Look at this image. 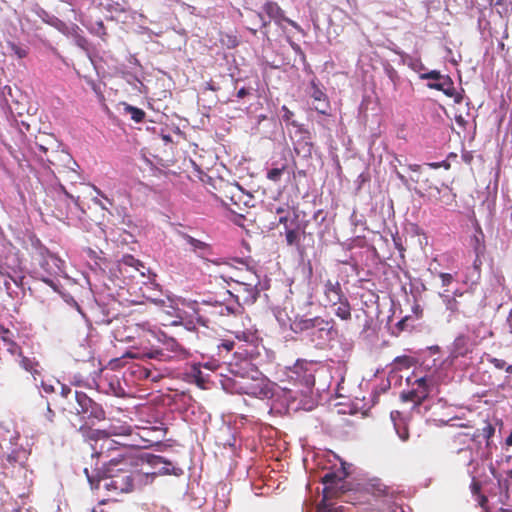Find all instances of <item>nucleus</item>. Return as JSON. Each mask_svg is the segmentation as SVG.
Here are the masks:
<instances>
[{"label": "nucleus", "mask_w": 512, "mask_h": 512, "mask_svg": "<svg viewBox=\"0 0 512 512\" xmlns=\"http://www.w3.org/2000/svg\"><path fill=\"white\" fill-rule=\"evenodd\" d=\"M142 458L133 454H118L104 462L103 470L84 468L91 489L103 490L108 501H116L118 496L132 492L136 487L144 486L148 476L140 467Z\"/></svg>", "instance_id": "f257e3e1"}, {"label": "nucleus", "mask_w": 512, "mask_h": 512, "mask_svg": "<svg viewBox=\"0 0 512 512\" xmlns=\"http://www.w3.org/2000/svg\"><path fill=\"white\" fill-rule=\"evenodd\" d=\"M88 438L93 441L91 444V458L96 457L105 460L112 456L113 452L118 454H131L130 449H142L151 446L154 441L145 439L143 435H139V439H131L127 442H119L110 437L106 430H92L88 434Z\"/></svg>", "instance_id": "f03ea898"}, {"label": "nucleus", "mask_w": 512, "mask_h": 512, "mask_svg": "<svg viewBox=\"0 0 512 512\" xmlns=\"http://www.w3.org/2000/svg\"><path fill=\"white\" fill-rule=\"evenodd\" d=\"M334 326L335 321L333 319L326 320L321 316L307 318L305 315L297 314L290 320V329L294 333L299 334L311 331L312 337L316 336L319 340L317 344H323L337 334ZM312 341H314V338H312Z\"/></svg>", "instance_id": "7ed1b4c3"}, {"label": "nucleus", "mask_w": 512, "mask_h": 512, "mask_svg": "<svg viewBox=\"0 0 512 512\" xmlns=\"http://www.w3.org/2000/svg\"><path fill=\"white\" fill-rule=\"evenodd\" d=\"M60 409L64 412L81 416L82 419L87 420L91 424L103 421L106 417L102 406L82 391H75L74 402L69 401V406L61 403Z\"/></svg>", "instance_id": "20e7f679"}, {"label": "nucleus", "mask_w": 512, "mask_h": 512, "mask_svg": "<svg viewBox=\"0 0 512 512\" xmlns=\"http://www.w3.org/2000/svg\"><path fill=\"white\" fill-rule=\"evenodd\" d=\"M138 458H142L143 462H140V466L144 464L149 465L152 470H144L143 473L148 476L147 480L143 481L144 485L150 484L154 481L156 476L158 475H174L179 476L183 473V470L179 467H175L172 465L170 461L165 459L162 456L147 454L144 456H137ZM143 468V467H140Z\"/></svg>", "instance_id": "39448f33"}, {"label": "nucleus", "mask_w": 512, "mask_h": 512, "mask_svg": "<svg viewBox=\"0 0 512 512\" xmlns=\"http://www.w3.org/2000/svg\"><path fill=\"white\" fill-rule=\"evenodd\" d=\"M41 152H43L46 156V161L49 163L48 170L49 172L55 176L56 173H75V167H78L76 161L71 157L70 154L64 151H52L51 154H48V148L41 144H36Z\"/></svg>", "instance_id": "423d86ee"}, {"label": "nucleus", "mask_w": 512, "mask_h": 512, "mask_svg": "<svg viewBox=\"0 0 512 512\" xmlns=\"http://www.w3.org/2000/svg\"><path fill=\"white\" fill-rule=\"evenodd\" d=\"M232 312L229 306L222 303H202L194 311L197 323L204 327H209L218 316L229 315Z\"/></svg>", "instance_id": "0eeeda50"}, {"label": "nucleus", "mask_w": 512, "mask_h": 512, "mask_svg": "<svg viewBox=\"0 0 512 512\" xmlns=\"http://www.w3.org/2000/svg\"><path fill=\"white\" fill-rule=\"evenodd\" d=\"M340 480L341 479L338 478V476L333 472L326 473L323 476L322 482L327 486L324 488V498L317 506V512H346L343 505H338L336 502L332 503L327 501L330 488H332V486L337 484V482Z\"/></svg>", "instance_id": "6e6552de"}, {"label": "nucleus", "mask_w": 512, "mask_h": 512, "mask_svg": "<svg viewBox=\"0 0 512 512\" xmlns=\"http://www.w3.org/2000/svg\"><path fill=\"white\" fill-rule=\"evenodd\" d=\"M250 283H236L234 291L236 292L235 297L238 303L242 304H253L258 296L260 284L259 278H253L249 280Z\"/></svg>", "instance_id": "1a4fd4ad"}, {"label": "nucleus", "mask_w": 512, "mask_h": 512, "mask_svg": "<svg viewBox=\"0 0 512 512\" xmlns=\"http://www.w3.org/2000/svg\"><path fill=\"white\" fill-rule=\"evenodd\" d=\"M477 345L478 341L471 340L469 336L460 334L455 338L451 345L450 357L452 359L465 357L468 354L472 353L474 347Z\"/></svg>", "instance_id": "9d476101"}, {"label": "nucleus", "mask_w": 512, "mask_h": 512, "mask_svg": "<svg viewBox=\"0 0 512 512\" xmlns=\"http://www.w3.org/2000/svg\"><path fill=\"white\" fill-rule=\"evenodd\" d=\"M118 269L120 273L129 278H134V272H138L140 276H145V270L147 269L145 265L139 261L138 259L134 258V256L127 254L124 255L119 261H118Z\"/></svg>", "instance_id": "9b49d317"}, {"label": "nucleus", "mask_w": 512, "mask_h": 512, "mask_svg": "<svg viewBox=\"0 0 512 512\" xmlns=\"http://www.w3.org/2000/svg\"><path fill=\"white\" fill-rule=\"evenodd\" d=\"M150 431H166V429L160 428V427H152V428H142L141 433L134 432L131 426L126 424H112L110 425L109 429L106 430V433H109L110 437L112 436H128L130 439H139V435H143L145 439L146 436L149 434Z\"/></svg>", "instance_id": "f8f14e48"}, {"label": "nucleus", "mask_w": 512, "mask_h": 512, "mask_svg": "<svg viewBox=\"0 0 512 512\" xmlns=\"http://www.w3.org/2000/svg\"><path fill=\"white\" fill-rule=\"evenodd\" d=\"M29 455L30 452L27 449L23 447L16 448L11 453L7 454L4 466L6 469L19 468V470L23 471L25 475L27 472L26 462Z\"/></svg>", "instance_id": "ddd939ff"}, {"label": "nucleus", "mask_w": 512, "mask_h": 512, "mask_svg": "<svg viewBox=\"0 0 512 512\" xmlns=\"http://www.w3.org/2000/svg\"><path fill=\"white\" fill-rule=\"evenodd\" d=\"M323 293L325 297V301L330 306H336L338 302L343 301L346 298L341 284L338 280L332 281L330 279L326 280L324 283Z\"/></svg>", "instance_id": "4468645a"}, {"label": "nucleus", "mask_w": 512, "mask_h": 512, "mask_svg": "<svg viewBox=\"0 0 512 512\" xmlns=\"http://www.w3.org/2000/svg\"><path fill=\"white\" fill-rule=\"evenodd\" d=\"M427 86L430 89L442 91L448 97H454L455 103H461L462 101V96L460 94H456L454 83L448 75L441 77L437 81L429 82Z\"/></svg>", "instance_id": "2eb2a0df"}, {"label": "nucleus", "mask_w": 512, "mask_h": 512, "mask_svg": "<svg viewBox=\"0 0 512 512\" xmlns=\"http://www.w3.org/2000/svg\"><path fill=\"white\" fill-rule=\"evenodd\" d=\"M9 55L16 56L19 59L25 58L29 52V46L26 43L20 42L14 35L6 41L5 46Z\"/></svg>", "instance_id": "dca6fc26"}, {"label": "nucleus", "mask_w": 512, "mask_h": 512, "mask_svg": "<svg viewBox=\"0 0 512 512\" xmlns=\"http://www.w3.org/2000/svg\"><path fill=\"white\" fill-rule=\"evenodd\" d=\"M310 86V95L316 102V104L314 105L315 110L321 114H326L329 108V102L327 100L326 94L320 89V87L314 81L311 82Z\"/></svg>", "instance_id": "f3484780"}, {"label": "nucleus", "mask_w": 512, "mask_h": 512, "mask_svg": "<svg viewBox=\"0 0 512 512\" xmlns=\"http://www.w3.org/2000/svg\"><path fill=\"white\" fill-rule=\"evenodd\" d=\"M180 236L191 247L192 251L199 256L204 257L211 254V246L208 243L196 239L187 233H181Z\"/></svg>", "instance_id": "a211bd4d"}, {"label": "nucleus", "mask_w": 512, "mask_h": 512, "mask_svg": "<svg viewBox=\"0 0 512 512\" xmlns=\"http://www.w3.org/2000/svg\"><path fill=\"white\" fill-rule=\"evenodd\" d=\"M264 11L277 24L282 25V22L284 21V22L289 23L294 28H297V25L293 21L287 19L283 15V11L281 10V8L279 7V5L277 3H275V2H268V3H266L265 6H264Z\"/></svg>", "instance_id": "6ab92c4d"}, {"label": "nucleus", "mask_w": 512, "mask_h": 512, "mask_svg": "<svg viewBox=\"0 0 512 512\" xmlns=\"http://www.w3.org/2000/svg\"><path fill=\"white\" fill-rule=\"evenodd\" d=\"M238 188L239 185L237 183L224 182L218 189V193H216L215 196L224 206L230 205V200L233 198Z\"/></svg>", "instance_id": "aec40b11"}, {"label": "nucleus", "mask_w": 512, "mask_h": 512, "mask_svg": "<svg viewBox=\"0 0 512 512\" xmlns=\"http://www.w3.org/2000/svg\"><path fill=\"white\" fill-rule=\"evenodd\" d=\"M368 490L370 491V493L373 496H375L377 498H381V497L392 498L395 494V491L392 487L384 484L379 479L372 480L371 483L369 484Z\"/></svg>", "instance_id": "412c9836"}, {"label": "nucleus", "mask_w": 512, "mask_h": 512, "mask_svg": "<svg viewBox=\"0 0 512 512\" xmlns=\"http://www.w3.org/2000/svg\"><path fill=\"white\" fill-rule=\"evenodd\" d=\"M64 262L54 254H50L44 258L42 268L45 269L49 275H59L63 272Z\"/></svg>", "instance_id": "4be33fe9"}, {"label": "nucleus", "mask_w": 512, "mask_h": 512, "mask_svg": "<svg viewBox=\"0 0 512 512\" xmlns=\"http://www.w3.org/2000/svg\"><path fill=\"white\" fill-rule=\"evenodd\" d=\"M470 244L476 254L474 265L477 266L478 262L481 263L480 256H482L486 250L484 234L480 227H478L477 233L471 238Z\"/></svg>", "instance_id": "5701e85b"}, {"label": "nucleus", "mask_w": 512, "mask_h": 512, "mask_svg": "<svg viewBox=\"0 0 512 512\" xmlns=\"http://www.w3.org/2000/svg\"><path fill=\"white\" fill-rule=\"evenodd\" d=\"M248 198L249 195L239 186L237 192L230 200V205L225 206L232 212L237 213V209L241 211L243 207L247 206Z\"/></svg>", "instance_id": "b1692460"}, {"label": "nucleus", "mask_w": 512, "mask_h": 512, "mask_svg": "<svg viewBox=\"0 0 512 512\" xmlns=\"http://www.w3.org/2000/svg\"><path fill=\"white\" fill-rule=\"evenodd\" d=\"M401 398L403 401H411L415 404H421L424 400L427 399V391L426 390H417L413 389L406 393L401 394Z\"/></svg>", "instance_id": "393cba45"}, {"label": "nucleus", "mask_w": 512, "mask_h": 512, "mask_svg": "<svg viewBox=\"0 0 512 512\" xmlns=\"http://www.w3.org/2000/svg\"><path fill=\"white\" fill-rule=\"evenodd\" d=\"M57 384L60 385L61 391L59 397L55 401V405H58L59 408L61 403L69 406V401L74 402V392L67 385L61 384L60 382H57Z\"/></svg>", "instance_id": "a878e982"}, {"label": "nucleus", "mask_w": 512, "mask_h": 512, "mask_svg": "<svg viewBox=\"0 0 512 512\" xmlns=\"http://www.w3.org/2000/svg\"><path fill=\"white\" fill-rule=\"evenodd\" d=\"M338 307L335 310V315L343 321H349L351 319V305L348 298H344L343 301L337 303Z\"/></svg>", "instance_id": "bb28decb"}, {"label": "nucleus", "mask_w": 512, "mask_h": 512, "mask_svg": "<svg viewBox=\"0 0 512 512\" xmlns=\"http://www.w3.org/2000/svg\"><path fill=\"white\" fill-rule=\"evenodd\" d=\"M20 366L26 370L27 372H30L32 375L39 374L38 367L39 364L35 359L28 358L26 356H21Z\"/></svg>", "instance_id": "cd10ccee"}, {"label": "nucleus", "mask_w": 512, "mask_h": 512, "mask_svg": "<svg viewBox=\"0 0 512 512\" xmlns=\"http://www.w3.org/2000/svg\"><path fill=\"white\" fill-rule=\"evenodd\" d=\"M287 170V163H283L280 167H273L267 171V179L277 183L281 180L283 173Z\"/></svg>", "instance_id": "c85d7f7f"}, {"label": "nucleus", "mask_w": 512, "mask_h": 512, "mask_svg": "<svg viewBox=\"0 0 512 512\" xmlns=\"http://www.w3.org/2000/svg\"><path fill=\"white\" fill-rule=\"evenodd\" d=\"M252 277L259 278L254 271L250 269H245L244 272L236 274L235 276L230 275L229 279L234 281L235 283H250L249 280H252Z\"/></svg>", "instance_id": "c756f323"}, {"label": "nucleus", "mask_w": 512, "mask_h": 512, "mask_svg": "<svg viewBox=\"0 0 512 512\" xmlns=\"http://www.w3.org/2000/svg\"><path fill=\"white\" fill-rule=\"evenodd\" d=\"M412 364L413 359L406 355L398 356L393 361L394 368L397 370L408 369L412 366Z\"/></svg>", "instance_id": "7c9ffc66"}, {"label": "nucleus", "mask_w": 512, "mask_h": 512, "mask_svg": "<svg viewBox=\"0 0 512 512\" xmlns=\"http://www.w3.org/2000/svg\"><path fill=\"white\" fill-rule=\"evenodd\" d=\"M126 112H128L131 116V119L136 123H141L145 118V112L137 107L127 105L125 108Z\"/></svg>", "instance_id": "2f4dec72"}, {"label": "nucleus", "mask_w": 512, "mask_h": 512, "mask_svg": "<svg viewBox=\"0 0 512 512\" xmlns=\"http://www.w3.org/2000/svg\"><path fill=\"white\" fill-rule=\"evenodd\" d=\"M286 242L289 246L297 245L299 243V234L296 229H285Z\"/></svg>", "instance_id": "473e14b6"}, {"label": "nucleus", "mask_w": 512, "mask_h": 512, "mask_svg": "<svg viewBox=\"0 0 512 512\" xmlns=\"http://www.w3.org/2000/svg\"><path fill=\"white\" fill-rule=\"evenodd\" d=\"M489 362L497 369H504L507 373L512 374V364L506 366V362L502 359H498L495 357H492L489 359Z\"/></svg>", "instance_id": "72a5a7b5"}, {"label": "nucleus", "mask_w": 512, "mask_h": 512, "mask_svg": "<svg viewBox=\"0 0 512 512\" xmlns=\"http://www.w3.org/2000/svg\"><path fill=\"white\" fill-rule=\"evenodd\" d=\"M384 70L387 77L391 80L394 86H396L400 79L398 72L390 64H387L384 67Z\"/></svg>", "instance_id": "f704fd0d"}, {"label": "nucleus", "mask_w": 512, "mask_h": 512, "mask_svg": "<svg viewBox=\"0 0 512 512\" xmlns=\"http://www.w3.org/2000/svg\"><path fill=\"white\" fill-rule=\"evenodd\" d=\"M481 328H484V324L483 323H479L478 326L476 327H469L468 330L472 333L473 335V339L472 340H476L478 341V344L483 340L485 339V335H482L481 334Z\"/></svg>", "instance_id": "c9c22d12"}, {"label": "nucleus", "mask_w": 512, "mask_h": 512, "mask_svg": "<svg viewBox=\"0 0 512 512\" xmlns=\"http://www.w3.org/2000/svg\"><path fill=\"white\" fill-rule=\"evenodd\" d=\"M193 377L195 378V382L199 387L205 388L206 379L199 368L193 367Z\"/></svg>", "instance_id": "e433bc0d"}, {"label": "nucleus", "mask_w": 512, "mask_h": 512, "mask_svg": "<svg viewBox=\"0 0 512 512\" xmlns=\"http://www.w3.org/2000/svg\"><path fill=\"white\" fill-rule=\"evenodd\" d=\"M495 433V428L494 426L487 422L486 425L482 428V432H481V435L486 438L487 442L493 437Z\"/></svg>", "instance_id": "4c0bfd02"}, {"label": "nucleus", "mask_w": 512, "mask_h": 512, "mask_svg": "<svg viewBox=\"0 0 512 512\" xmlns=\"http://www.w3.org/2000/svg\"><path fill=\"white\" fill-rule=\"evenodd\" d=\"M415 384L417 385V390H426L427 396L430 393V385L426 377H421L415 380Z\"/></svg>", "instance_id": "58836bf2"}, {"label": "nucleus", "mask_w": 512, "mask_h": 512, "mask_svg": "<svg viewBox=\"0 0 512 512\" xmlns=\"http://www.w3.org/2000/svg\"><path fill=\"white\" fill-rule=\"evenodd\" d=\"M397 434L399 435L402 441H406L409 438V432L406 426L400 427L398 424H394Z\"/></svg>", "instance_id": "ea45409f"}, {"label": "nucleus", "mask_w": 512, "mask_h": 512, "mask_svg": "<svg viewBox=\"0 0 512 512\" xmlns=\"http://www.w3.org/2000/svg\"><path fill=\"white\" fill-rule=\"evenodd\" d=\"M439 277L441 279L442 286H449L454 280L453 275L450 273H440Z\"/></svg>", "instance_id": "a19ab883"}, {"label": "nucleus", "mask_w": 512, "mask_h": 512, "mask_svg": "<svg viewBox=\"0 0 512 512\" xmlns=\"http://www.w3.org/2000/svg\"><path fill=\"white\" fill-rule=\"evenodd\" d=\"M443 76L444 75H441L440 72L433 70V71L423 74L421 77L423 79H432L434 81H437Z\"/></svg>", "instance_id": "79ce46f5"}, {"label": "nucleus", "mask_w": 512, "mask_h": 512, "mask_svg": "<svg viewBox=\"0 0 512 512\" xmlns=\"http://www.w3.org/2000/svg\"><path fill=\"white\" fill-rule=\"evenodd\" d=\"M234 348V342L230 340H224L218 345V349H224L226 352H230Z\"/></svg>", "instance_id": "37998d69"}, {"label": "nucleus", "mask_w": 512, "mask_h": 512, "mask_svg": "<svg viewBox=\"0 0 512 512\" xmlns=\"http://www.w3.org/2000/svg\"><path fill=\"white\" fill-rule=\"evenodd\" d=\"M470 488L473 495L481 494V483L479 481L473 479Z\"/></svg>", "instance_id": "c03bdc74"}, {"label": "nucleus", "mask_w": 512, "mask_h": 512, "mask_svg": "<svg viewBox=\"0 0 512 512\" xmlns=\"http://www.w3.org/2000/svg\"><path fill=\"white\" fill-rule=\"evenodd\" d=\"M446 307L448 310H450L453 313L457 312L458 311V302L456 301L455 298H449L447 300Z\"/></svg>", "instance_id": "a18cd8bd"}, {"label": "nucleus", "mask_w": 512, "mask_h": 512, "mask_svg": "<svg viewBox=\"0 0 512 512\" xmlns=\"http://www.w3.org/2000/svg\"><path fill=\"white\" fill-rule=\"evenodd\" d=\"M145 356H147L150 359H161L164 356V353L161 350H154L149 353H146Z\"/></svg>", "instance_id": "49530a36"}, {"label": "nucleus", "mask_w": 512, "mask_h": 512, "mask_svg": "<svg viewBox=\"0 0 512 512\" xmlns=\"http://www.w3.org/2000/svg\"><path fill=\"white\" fill-rule=\"evenodd\" d=\"M8 351L11 354H18L22 356L21 348L15 342H10V347L8 348Z\"/></svg>", "instance_id": "de8ad7c7"}, {"label": "nucleus", "mask_w": 512, "mask_h": 512, "mask_svg": "<svg viewBox=\"0 0 512 512\" xmlns=\"http://www.w3.org/2000/svg\"><path fill=\"white\" fill-rule=\"evenodd\" d=\"M57 191H59L61 194H63L66 198L71 199L76 202V199L74 198V196L71 195L70 193H68L67 190L65 189V187L61 183H58Z\"/></svg>", "instance_id": "09e8293b"}, {"label": "nucleus", "mask_w": 512, "mask_h": 512, "mask_svg": "<svg viewBox=\"0 0 512 512\" xmlns=\"http://www.w3.org/2000/svg\"><path fill=\"white\" fill-rule=\"evenodd\" d=\"M250 95V90L245 88V87H242L240 88L238 91H237V94H236V97L238 99H243L244 97Z\"/></svg>", "instance_id": "8fccbe9b"}, {"label": "nucleus", "mask_w": 512, "mask_h": 512, "mask_svg": "<svg viewBox=\"0 0 512 512\" xmlns=\"http://www.w3.org/2000/svg\"><path fill=\"white\" fill-rule=\"evenodd\" d=\"M477 501L482 508L486 509L488 498L484 494L477 495Z\"/></svg>", "instance_id": "3c124183"}, {"label": "nucleus", "mask_w": 512, "mask_h": 512, "mask_svg": "<svg viewBox=\"0 0 512 512\" xmlns=\"http://www.w3.org/2000/svg\"><path fill=\"white\" fill-rule=\"evenodd\" d=\"M42 389L45 393L51 394L55 392V387L52 384L42 382Z\"/></svg>", "instance_id": "603ef678"}, {"label": "nucleus", "mask_w": 512, "mask_h": 512, "mask_svg": "<svg viewBox=\"0 0 512 512\" xmlns=\"http://www.w3.org/2000/svg\"><path fill=\"white\" fill-rule=\"evenodd\" d=\"M77 44L83 48L84 50L88 51L89 48L86 46V40L81 36V35H77Z\"/></svg>", "instance_id": "864d4df0"}, {"label": "nucleus", "mask_w": 512, "mask_h": 512, "mask_svg": "<svg viewBox=\"0 0 512 512\" xmlns=\"http://www.w3.org/2000/svg\"><path fill=\"white\" fill-rule=\"evenodd\" d=\"M168 346L172 351L177 352L180 349V345L173 339L168 342Z\"/></svg>", "instance_id": "5fc2aeb1"}, {"label": "nucleus", "mask_w": 512, "mask_h": 512, "mask_svg": "<svg viewBox=\"0 0 512 512\" xmlns=\"http://www.w3.org/2000/svg\"><path fill=\"white\" fill-rule=\"evenodd\" d=\"M288 221H289V218H288V216L286 214L285 215H281L279 217V223L282 224L285 229L289 228Z\"/></svg>", "instance_id": "6e6d98bb"}, {"label": "nucleus", "mask_w": 512, "mask_h": 512, "mask_svg": "<svg viewBox=\"0 0 512 512\" xmlns=\"http://www.w3.org/2000/svg\"><path fill=\"white\" fill-rule=\"evenodd\" d=\"M94 190L96 191L97 195L101 196L104 200H106L110 205H112V200H110L104 193L94 186Z\"/></svg>", "instance_id": "4d7b16f0"}, {"label": "nucleus", "mask_w": 512, "mask_h": 512, "mask_svg": "<svg viewBox=\"0 0 512 512\" xmlns=\"http://www.w3.org/2000/svg\"><path fill=\"white\" fill-rule=\"evenodd\" d=\"M282 110L284 111V120H289L292 117L293 113L286 106H283Z\"/></svg>", "instance_id": "13d9d810"}, {"label": "nucleus", "mask_w": 512, "mask_h": 512, "mask_svg": "<svg viewBox=\"0 0 512 512\" xmlns=\"http://www.w3.org/2000/svg\"><path fill=\"white\" fill-rule=\"evenodd\" d=\"M312 147H313L312 142H310V141H305V142H304L303 149H304L308 154H311Z\"/></svg>", "instance_id": "bf43d9fd"}, {"label": "nucleus", "mask_w": 512, "mask_h": 512, "mask_svg": "<svg viewBox=\"0 0 512 512\" xmlns=\"http://www.w3.org/2000/svg\"><path fill=\"white\" fill-rule=\"evenodd\" d=\"M54 412L53 410L50 408V405L48 404L47 406V418L50 422H53V418H54Z\"/></svg>", "instance_id": "052dcab7"}, {"label": "nucleus", "mask_w": 512, "mask_h": 512, "mask_svg": "<svg viewBox=\"0 0 512 512\" xmlns=\"http://www.w3.org/2000/svg\"><path fill=\"white\" fill-rule=\"evenodd\" d=\"M413 311L417 315V317L422 316V309L418 304L413 307Z\"/></svg>", "instance_id": "680f3d73"}, {"label": "nucleus", "mask_w": 512, "mask_h": 512, "mask_svg": "<svg viewBox=\"0 0 512 512\" xmlns=\"http://www.w3.org/2000/svg\"><path fill=\"white\" fill-rule=\"evenodd\" d=\"M396 176H397V178H398L402 183H404V184H406V183H407V179H406V177H405L403 174H401L399 171H396Z\"/></svg>", "instance_id": "e2e57ef3"}, {"label": "nucleus", "mask_w": 512, "mask_h": 512, "mask_svg": "<svg viewBox=\"0 0 512 512\" xmlns=\"http://www.w3.org/2000/svg\"><path fill=\"white\" fill-rule=\"evenodd\" d=\"M409 169L414 171V172H417V171L420 170V165H418V164H411V165H409Z\"/></svg>", "instance_id": "0e129e2a"}, {"label": "nucleus", "mask_w": 512, "mask_h": 512, "mask_svg": "<svg viewBox=\"0 0 512 512\" xmlns=\"http://www.w3.org/2000/svg\"><path fill=\"white\" fill-rule=\"evenodd\" d=\"M94 203L99 205L102 209L107 210V207L104 205V202H101L100 200L95 198Z\"/></svg>", "instance_id": "69168bd1"}, {"label": "nucleus", "mask_w": 512, "mask_h": 512, "mask_svg": "<svg viewBox=\"0 0 512 512\" xmlns=\"http://www.w3.org/2000/svg\"><path fill=\"white\" fill-rule=\"evenodd\" d=\"M276 213L279 214L280 216L281 215H285L284 214L285 213V209L282 208V207H279V208L276 209Z\"/></svg>", "instance_id": "338daca9"}, {"label": "nucleus", "mask_w": 512, "mask_h": 512, "mask_svg": "<svg viewBox=\"0 0 512 512\" xmlns=\"http://www.w3.org/2000/svg\"><path fill=\"white\" fill-rule=\"evenodd\" d=\"M506 443H507L508 445H512V433L507 437V439H506Z\"/></svg>", "instance_id": "774afa93"}]
</instances>
